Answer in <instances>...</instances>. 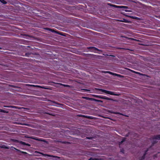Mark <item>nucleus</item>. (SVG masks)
I'll return each mask as SVG.
<instances>
[{"mask_svg": "<svg viewBox=\"0 0 160 160\" xmlns=\"http://www.w3.org/2000/svg\"><path fill=\"white\" fill-rule=\"evenodd\" d=\"M31 54L30 53H26L25 54L26 56L28 57H29Z\"/></svg>", "mask_w": 160, "mask_h": 160, "instance_id": "dca6fc26", "label": "nucleus"}, {"mask_svg": "<svg viewBox=\"0 0 160 160\" xmlns=\"http://www.w3.org/2000/svg\"><path fill=\"white\" fill-rule=\"evenodd\" d=\"M45 113L48 114H49V115H52V116H54L52 114L50 113H48V112H46Z\"/></svg>", "mask_w": 160, "mask_h": 160, "instance_id": "aec40b11", "label": "nucleus"}, {"mask_svg": "<svg viewBox=\"0 0 160 160\" xmlns=\"http://www.w3.org/2000/svg\"><path fill=\"white\" fill-rule=\"evenodd\" d=\"M111 6H112L114 7L117 8H128V7L127 6H117L113 4H111Z\"/></svg>", "mask_w": 160, "mask_h": 160, "instance_id": "20e7f679", "label": "nucleus"}, {"mask_svg": "<svg viewBox=\"0 0 160 160\" xmlns=\"http://www.w3.org/2000/svg\"><path fill=\"white\" fill-rule=\"evenodd\" d=\"M125 139L126 138H123L122 139V140L119 142V145H120L121 144L124 142L125 141Z\"/></svg>", "mask_w": 160, "mask_h": 160, "instance_id": "9d476101", "label": "nucleus"}, {"mask_svg": "<svg viewBox=\"0 0 160 160\" xmlns=\"http://www.w3.org/2000/svg\"><path fill=\"white\" fill-rule=\"evenodd\" d=\"M107 72L108 73H109V74H110L112 75H114L116 76H120V75H119V74H117V73H113L112 72H109V71H108V72Z\"/></svg>", "mask_w": 160, "mask_h": 160, "instance_id": "6e6552de", "label": "nucleus"}, {"mask_svg": "<svg viewBox=\"0 0 160 160\" xmlns=\"http://www.w3.org/2000/svg\"><path fill=\"white\" fill-rule=\"evenodd\" d=\"M62 85L64 86V87H69L70 86H69V85H68V84H61Z\"/></svg>", "mask_w": 160, "mask_h": 160, "instance_id": "2eb2a0df", "label": "nucleus"}, {"mask_svg": "<svg viewBox=\"0 0 160 160\" xmlns=\"http://www.w3.org/2000/svg\"><path fill=\"white\" fill-rule=\"evenodd\" d=\"M96 97L98 98L105 99V100H110L111 99L105 96H100V95H96L95 96Z\"/></svg>", "mask_w": 160, "mask_h": 160, "instance_id": "7ed1b4c3", "label": "nucleus"}, {"mask_svg": "<svg viewBox=\"0 0 160 160\" xmlns=\"http://www.w3.org/2000/svg\"><path fill=\"white\" fill-rule=\"evenodd\" d=\"M88 48L89 49H92L94 51L97 50L98 51H100L98 48L94 47H90Z\"/></svg>", "mask_w": 160, "mask_h": 160, "instance_id": "423d86ee", "label": "nucleus"}, {"mask_svg": "<svg viewBox=\"0 0 160 160\" xmlns=\"http://www.w3.org/2000/svg\"><path fill=\"white\" fill-rule=\"evenodd\" d=\"M113 113L116 114L121 115H122L123 116H125L123 114H122V113H121L119 112H115V113Z\"/></svg>", "mask_w": 160, "mask_h": 160, "instance_id": "4468645a", "label": "nucleus"}, {"mask_svg": "<svg viewBox=\"0 0 160 160\" xmlns=\"http://www.w3.org/2000/svg\"><path fill=\"white\" fill-rule=\"evenodd\" d=\"M16 150H17V151L19 152H20L22 153L25 154L27 153L26 152H24V151H20L19 150H18V149H16Z\"/></svg>", "mask_w": 160, "mask_h": 160, "instance_id": "9b49d317", "label": "nucleus"}, {"mask_svg": "<svg viewBox=\"0 0 160 160\" xmlns=\"http://www.w3.org/2000/svg\"><path fill=\"white\" fill-rule=\"evenodd\" d=\"M153 139V141L152 142V145L149 148V149L151 148V147L152 146L158 142L157 140H160V134L157 135H154L152 138Z\"/></svg>", "mask_w": 160, "mask_h": 160, "instance_id": "f257e3e1", "label": "nucleus"}, {"mask_svg": "<svg viewBox=\"0 0 160 160\" xmlns=\"http://www.w3.org/2000/svg\"><path fill=\"white\" fill-rule=\"evenodd\" d=\"M36 87H40L42 88H43V89H46V88H44V87H41V86H36Z\"/></svg>", "mask_w": 160, "mask_h": 160, "instance_id": "6ab92c4d", "label": "nucleus"}, {"mask_svg": "<svg viewBox=\"0 0 160 160\" xmlns=\"http://www.w3.org/2000/svg\"><path fill=\"white\" fill-rule=\"evenodd\" d=\"M130 39L131 40H135V41H138V40L136 39H134V38H130Z\"/></svg>", "mask_w": 160, "mask_h": 160, "instance_id": "4be33fe9", "label": "nucleus"}, {"mask_svg": "<svg viewBox=\"0 0 160 160\" xmlns=\"http://www.w3.org/2000/svg\"><path fill=\"white\" fill-rule=\"evenodd\" d=\"M122 22H128V21L127 20L124 19V21H122Z\"/></svg>", "mask_w": 160, "mask_h": 160, "instance_id": "5701e85b", "label": "nucleus"}, {"mask_svg": "<svg viewBox=\"0 0 160 160\" xmlns=\"http://www.w3.org/2000/svg\"><path fill=\"white\" fill-rule=\"evenodd\" d=\"M1 49V48H0V49Z\"/></svg>", "mask_w": 160, "mask_h": 160, "instance_id": "c85d7f7f", "label": "nucleus"}, {"mask_svg": "<svg viewBox=\"0 0 160 160\" xmlns=\"http://www.w3.org/2000/svg\"><path fill=\"white\" fill-rule=\"evenodd\" d=\"M1 112H5V111L3 110H1Z\"/></svg>", "mask_w": 160, "mask_h": 160, "instance_id": "b1692460", "label": "nucleus"}, {"mask_svg": "<svg viewBox=\"0 0 160 160\" xmlns=\"http://www.w3.org/2000/svg\"><path fill=\"white\" fill-rule=\"evenodd\" d=\"M99 91L105 92L106 93L108 94L112 95L117 96L118 94H115L114 92H112L110 91H107L102 89H98Z\"/></svg>", "mask_w": 160, "mask_h": 160, "instance_id": "f03ea898", "label": "nucleus"}, {"mask_svg": "<svg viewBox=\"0 0 160 160\" xmlns=\"http://www.w3.org/2000/svg\"><path fill=\"white\" fill-rule=\"evenodd\" d=\"M139 160H142L140 158Z\"/></svg>", "mask_w": 160, "mask_h": 160, "instance_id": "bb28decb", "label": "nucleus"}, {"mask_svg": "<svg viewBox=\"0 0 160 160\" xmlns=\"http://www.w3.org/2000/svg\"><path fill=\"white\" fill-rule=\"evenodd\" d=\"M89 160H100V159L98 158H93L92 157H91L90 158L88 159Z\"/></svg>", "mask_w": 160, "mask_h": 160, "instance_id": "1a4fd4ad", "label": "nucleus"}, {"mask_svg": "<svg viewBox=\"0 0 160 160\" xmlns=\"http://www.w3.org/2000/svg\"><path fill=\"white\" fill-rule=\"evenodd\" d=\"M93 100H94V101H95L101 102H102V101H100V100H97V99H94Z\"/></svg>", "mask_w": 160, "mask_h": 160, "instance_id": "412c9836", "label": "nucleus"}, {"mask_svg": "<svg viewBox=\"0 0 160 160\" xmlns=\"http://www.w3.org/2000/svg\"><path fill=\"white\" fill-rule=\"evenodd\" d=\"M85 98H88L87 97H85Z\"/></svg>", "mask_w": 160, "mask_h": 160, "instance_id": "cd10ccee", "label": "nucleus"}, {"mask_svg": "<svg viewBox=\"0 0 160 160\" xmlns=\"http://www.w3.org/2000/svg\"><path fill=\"white\" fill-rule=\"evenodd\" d=\"M62 143H63L66 144V143H68V142H62Z\"/></svg>", "mask_w": 160, "mask_h": 160, "instance_id": "393cba45", "label": "nucleus"}, {"mask_svg": "<svg viewBox=\"0 0 160 160\" xmlns=\"http://www.w3.org/2000/svg\"><path fill=\"white\" fill-rule=\"evenodd\" d=\"M1 148H5V149H8V148L6 146L3 145V146H2Z\"/></svg>", "mask_w": 160, "mask_h": 160, "instance_id": "f3484780", "label": "nucleus"}, {"mask_svg": "<svg viewBox=\"0 0 160 160\" xmlns=\"http://www.w3.org/2000/svg\"><path fill=\"white\" fill-rule=\"evenodd\" d=\"M149 150V148H147V149L145 151L143 155L140 158L142 160H143L145 159V156L147 154V152Z\"/></svg>", "mask_w": 160, "mask_h": 160, "instance_id": "39448f33", "label": "nucleus"}, {"mask_svg": "<svg viewBox=\"0 0 160 160\" xmlns=\"http://www.w3.org/2000/svg\"><path fill=\"white\" fill-rule=\"evenodd\" d=\"M45 29L47 30H49V31H51L52 32H54V30L51 29V28H45Z\"/></svg>", "mask_w": 160, "mask_h": 160, "instance_id": "f8f14e48", "label": "nucleus"}, {"mask_svg": "<svg viewBox=\"0 0 160 160\" xmlns=\"http://www.w3.org/2000/svg\"><path fill=\"white\" fill-rule=\"evenodd\" d=\"M12 141H13L14 142H19L20 141H19L18 140H16V139H12Z\"/></svg>", "mask_w": 160, "mask_h": 160, "instance_id": "a211bd4d", "label": "nucleus"}, {"mask_svg": "<svg viewBox=\"0 0 160 160\" xmlns=\"http://www.w3.org/2000/svg\"><path fill=\"white\" fill-rule=\"evenodd\" d=\"M0 2L4 4H6L7 3L6 1L4 0H0Z\"/></svg>", "mask_w": 160, "mask_h": 160, "instance_id": "ddd939ff", "label": "nucleus"}, {"mask_svg": "<svg viewBox=\"0 0 160 160\" xmlns=\"http://www.w3.org/2000/svg\"><path fill=\"white\" fill-rule=\"evenodd\" d=\"M25 36H28L29 37H31L29 35H26V34H25L24 35Z\"/></svg>", "mask_w": 160, "mask_h": 160, "instance_id": "a878e982", "label": "nucleus"}, {"mask_svg": "<svg viewBox=\"0 0 160 160\" xmlns=\"http://www.w3.org/2000/svg\"><path fill=\"white\" fill-rule=\"evenodd\" d=\"M19 143L23 145H26L28 146H29L30 145V144H29V143H26L25 142L22 141H20Z\"/></svg>", "mask_w": 160, "mask_h": 160, "instance_id": "0eeeda50", "label": "nucleus"}]
</instances>
